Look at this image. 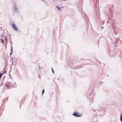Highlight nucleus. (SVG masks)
Here are the masks:
<instances>
[{"label": "nucleus", "mask_w": 122, "mask_h": 122, "mask_svg": "<svg viewBox=\"0 0 122 122\" xmlns=\"http://www.w3.org/2000/svg\"><path fill=\"white\" fill-rule=\"evenodd\" d=\"M73 115L76 117H80L81 116V115L77 112H76L74 113L73 114Z\"/></svg>", "instance_id": "nucleus-1"}, {"label": "nucleus", "mask_w": 122, "mask_h": 122, "mask_svg": "<svg viewBox=\"0 0 122 122\" xmlns=\"http://www.w3.org/2000/svg\"><path fill=\"white\" fill-rule=\"evenodd\" d=\"M120 120L122 122V114H121V115L120 117Z\"/></svg>", "instance_id": "nucleus-3"}, {"label": "nucleus", "mask_w": 122, "mask_h": 122, "mask_svg": "<svg viewBox=\"0 0 122 122\" xmlns=\"http://www.w3.org/2000/svg\"><path fill=\"white\" fill-rule=\"evenodd\" d=\"M56 8L58 10L60 11V9L59 7H58L56 6Z\"/></svg>", "instance_id": "nucleus-6"}, {"label": "nucleus", "mask_w": 122, "mask_h": 122, "mask_svg": "<svg viewBox=\"0 0 122 122\" xmlns=\"http://www.w3.org/2000/svg\"><path fill=\"white\" fill-rule=\"evenodd\" d=\"M2 76V75H1V73H0V78H1Z\"/></svg>", "instance_id": "nucleus-7"}, {"label": "nucleus", "mask_w": 122, "mask_h": 122, "mask_svg": "<svg viewBox=\"0 0 122 122\" xmlns=\"http://www.w3.org/2000/svg\"><path fill=\"white\" fill-rule=\"evenodd\" d=\"M3 72H5V71H4Z\"/></svg>", "instance_id": "nucleus-11"}, {"label": "nucleus", "mask_w": 122, "mask_h": 122, "mask_svg": "<svg viewBox=\"0 0 122 122\" xmlns=\"http://www.w3.org/2000/svg\"><path fill=\"white\" fill-rule=\"evenodd\" d=\"M1 41L2 43L3 42H4V41L2 39V40H1Z\"/></svg>", "instance_id": "nucleus-8"}, {"label": "nucleus", "mask_w": 122, "mask_h": 122, "mask_svg": "<svg viewBox=\"0 0 122 122\" xmlns=\"http://www.w3.org/2000/svg\"><path fill=\"white\" fill-rule=\"evenodd\" d=\"M44 89H43L42 90V95L44 93Z\"/></svg>", "instance_id": "nucleus-5"}, {"label": "nucleus", "mask_w": 122, "mask_h": 122, "mask_svg": "<svg viewBox=\"0 0 122 122\" xmlns=\"http://www.w3.org/2000/svg\"><path fill=\"white\" fill-rule=\"evenodd\" d=\"M5 40H6V37H5Z\"/></svg>", "instance_id": "nucleus-10"}, {"label": "nucleus", "mask_w": 122, "mask_h": 122, "mask_svg": "<svg viewBox=\"0 0 122 122\" xmlns=\"http://www.w3.org/2000/svg\"><path fill=\"white\" fill-rule=\"evenodd\" d=\"M52 72H53V73H54V71L53 69H52Z\"/></svg>", "instance_id": "nucleus-9"}, {"label": "nucleus", "mask_w": 122, "mask_h": 122, "mask_svg": "<svg viewBox=\"0 0 122 122\" xmlns=\"http://www.w3.org/2000/svg\"><path fill=\"white\" fill-rule=\"evenodd\" d=\"M12 25L13 27L15 30H17V28L16 27V26L15 24H12Z\"/></svg>", "instance_id": "nucleus-2"}, {"label": "nucleus", "mask_w": 122, "mask_h": 122, "mask_svg": "<svg viewBox=\"0 0 122 122\" xmlns=\"http://www.w3.org/2000/svg\"><path fill=\"white\" fill-rule=\"evenodd\" d=\"M6 73V71L5 70V72H2V73L1 74V75H2V76L3 74L4 73Z\"/></svg>", "instance_id": "nucleus-4"}]
</instances>
